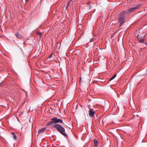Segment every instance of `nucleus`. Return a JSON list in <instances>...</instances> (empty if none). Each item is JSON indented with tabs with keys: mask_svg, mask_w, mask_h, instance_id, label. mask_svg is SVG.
Wrapping results in <instances>:
<instances>
[{
	"mask_svg": "<svg viewBox=\"0 0 147 147\" xmlns=\"http://www.w3.org/2000/svg\"><path fill=\"white\" fill-rule=\"evenodd\" d=\"M53 127L57 129L58 131L63 135L65 137L67 136V134L65 133V130L64 128L61 125L59 124H55L53 125Z\"/></svg>",
	"mask_w": 147,
	"mask_h": 147,
	"instance_id": "f257e3e1",
	"label": "nucleus"
},
{
	"mask_svg": "<svg viewBox=\"0 0 147 147\" xmlns=\"http://www.w3.org/2000/svg\"><path fill=\"white\" fill-rule=\"evenodd\" d=\"M126 16L122 12L120 13L119 17V18L118 20L119 24V27H120L125 22V16Z\"/></svg>",
	"mask_w": 147,
	"mask_h": 147,
	"instance_id": "f03ea898",
	"label": "nucleus"
},
{
	"mask_svg": "<svg viewBox=\"0 0 147 147\" xmlns=\"http://www.w3.org/2000/svg\"><path fill=\"white\" fill-rule=\"evenodd\" d=\"M61 123L64 124L62 120L60 119H57V117H55L52 118L51 119V121L49 122H48L47 123V125H50L54 123L57 124V123Z\"/></svg>",
	"mask_w": 147,
	"mask_h": 147,
	"instance_id": "7ed1b4c3",
	"label": "nucleus"
},
{
	"mask_svg": "<svg viewBox=\"0 0 147 147\" xmlns=\"http://www.w3.org/2000/svg\"><path fill=\"white\" fill-rule=\"evenodd\" d=\"M139 5L136 6L135 7H131L129 9H127L125 11H123L122 12L124 14L126 15L129 14V13L132 12L134 11H136L137 9L138 8Z\"/></svg>",
	"mask_w": 147,
	"mask_h": 147,
	"instance_id": "20e7f679",
	"label": "nucleus"
},
{
	"mask_svg": "<svg viewBox=\"0 0 147 147\" xmlns=\"http://www.w3.org/2000/svg\"><path fill=\"white\" fill-rule=\"evenodd\" d=\"M88 113L89 117H93L95 113V111H93L92 109H90Z\"/></svg>",
	"mask_w": 147,
	"mask_h": 147,
	"instance_id": "39448f33",
	"label": "nucleus"
},
{
	"mask_svg": "<svg viewBox=\"0 0 147 147\" xmlns=\"http://www.w3.org/2000/svg\"><path fill=\"white\" fill-rule=\"evenodd\" d=\"M15 35L17 38L19 39H21L22 38V36L20 35L18 32L15 33Z\"/></svg>",
	"mask_w": 147,
	"mask_h": 147,
	"instance_id": "423d86ee",
	"label": "nucleus"
},
{
	"mask_svg": "<svg viewBox=\"0 0 147 147\" xmlns=\"http://www.w3.org/2000/svg\"><path fill=\"white\" fill-rule=\"evenodd\" d=\"M94 146L96 147H98V145L97 140L96 139H94Z\"/></svg>",
	"mask_w": 147,
	"mask_h": 147,
	"instance_id": "0eeeda50",
	"label": "nucleus"
},
{
	"mask_svg": "<svg viewBox=\"0 0 147 147\" xmlns=\"http://www.w3.org/2000/svg\"><path fill=\"white\" fill-rule=\"evenodd\" d=\"M140 43H143L146 45V43L145 42V40L142 38L138 40Z\"/></svg>",
	"mask_w": 147,
	"mask_h": 147,
	"instance_id": "6e6552de",
	"label": "nucleus"
},
{
	"mask_svg": "<svg viewBox=\"0 0 147 147\" xmlns=\"http://www.w3.org/2000/svg\"><path fill=\"white\" fill-rule=\"evenodd\" d=\"M46 129L45 128H44L39 130L38 133L44 132Z\"/></svg>",
	"mask_w": 147,
	"mask_h": 147,
	"instance_id": "1a4fd4ad",
	"label": "nucleus"
},
{
	"mask_svg": "<svg viewBox=\"0 0 147 147\" xmlns=\"http://www.w3.org/2000/svg\"><path fill=\"white\" fill-rule=\"evenodd\" d=\"M12 134L13 136V138L14 139V140H16V136L14 132H12Z\"/></svg>",
	"mask_w": 147,
	"mask_h": 147,
	"instance_id": "9d476101",
	"label": "nucleus"
},
{
	"mask_svg": "<svg viewBox=\"0 0 147 147\" xmlns=\"http://www.w3.org/2000/svg\"><path fill=\"white\" fill-rule=\"evenodd\" d=\"M116 76V74L114 75L113 76L109 79V81H111L114 79Z\"/></svg>",
	"mask_w": 147,
	"mask_h": 147,
	"instance_id": "9b49d317",
	"label": "nucleus"
},
{
	"mask_svg": "<svg viewBox=\"0 0 147 147\" xmlns=\"http://www.w3.org/2000/svg\"><path fill=\"white\" fill-rule=\"evenodd\" d=\"M53 55V53H51V55H50L48 57L47 59V60H48V61H49V59H50L52 57V56Z\"/></svg>",
	"mask_w": 147,
	"mask_h": 147,
	"instance_id": "f8f14e48",
	"label": "nucleus"
},
{
	"mask_svg": "<svg viewBox=\"0 0 147 147\" xmlns=\"http://www.w3.org/2000/svg\"><path fill=\"white\" fill-rule=\"evenodd\" d=\"M137 38L138 40H139L142 37L141 36H140L139 35V34H138L137 36Z\"/></svg>",
	"mask_w": 147,
	"mask_h": 147,
	"instance_id": "ddd939ff",
	"label": "nucleus"
},
{
	"mask_svg": "<svg viewBox=\"0 0 147 147\" xmlns=\"http://www.w3.org/2000/svg\"><path fill=\"white\" fill-rule=\"evenodd\" d=\"M129 3L128 1H127L126 2L125 1L124 2H122V3L123 4L125 5H126Z\"/></svg>",
	"mask_w": 147,
	"mask_h": 147,
	"instance_id": "4468645a",
	"label": "nucleus"
},
{
	"mask_svg": "<svg viewBox=\"0 0 147 147\" xmlns=\"http://www.w3.org/2000/svg\"><path fill=\"white\" fill-rule=\"evenodd\" d=\"M37 34L39 35L40 36H41L42 35V33L40 32H38L37 33Z\"/></svg>",
	"mask_w": 147,
	"mask_h": 147,
	"instance_id": "2eb2a0df",
	"label": "nucleus"
},
{
	"mask_svg": "<svg viewBox=\"0 0 147 147\" xmlns=\"http://www.w3.org/2000/svg\"><path fill=\"white\" fill-rule=\"evenodd\" d=\"M93 41V39L92 38L89 41V42H91Z\"/></svg>",
	"mask_w": 147,
	"mask_h": 147,
	"instance_id": "dca6fc26",
	"label": "nucleus"
},
{
	"mask_svg": "<svg viewBox=\"0 0 147 147\" xmlns=\"http://www.w3.org/2000/svg\"><path fill=\"white\" fill-rule=\"evenodd\" d=\"M71 1H68V2L67 5H69L70 2Z\"/></svg>",
	"mask_w": 147,
	"mask_h": 147,
	"instance_id": "f3484780",
	"label": "nucleus"
},
{
	"mask_svg": "<svg viewBox=\"0 0 147 147\" xmlns=\"http://www.w3.org/2000/svg\"><path fill=\"white\" fill-rule=\"evenodd\" d=\"M2 82H0V85L1 86H2Z\"/></svg>",
	"mask_w": 147,
	"mask_h": 147,
	"instance_id": "a211bd4d",
	"label": "nucleus"
},
{
	"mask_svg": "<svg viewBox=\"0 0 147 147\" xmlns=\"http://www.w3.org/2000/svg\"><path fill=\"white\" fill-rule=\"evenodd\" d=\"M28 1L26 0V1H25V3H26V1Z\"/></svg>",
	"mask_w": 147,
	"mask_h": 147,
	"instance_id": "6ab92c4d",
	"label": "nucleus"
},
{
	"mask_svg": "<svg viewBox=\"0 0 147 147\" xmlns=\"http://www.w3.org/2000/svg\"><path fill=\"white\" fill-rule=\"evenodd\" d=\"M144 76V75H142V76Z\"/></svg>",
	"mask_w": 147,
	"mask_h": 147,
	"instance_id": "aec40b11",
	"label": "nucleus"
}]
</instances>
